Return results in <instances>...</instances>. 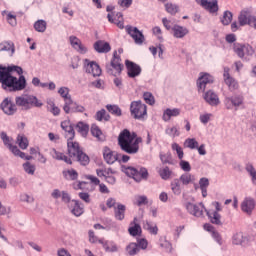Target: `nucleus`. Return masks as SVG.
<instances>
[{"mask_svg":"<svg viewBox=\"0 0 256 256\" xmlns=\"http://www.w3.org/2000/svg\"><path fill=\"white\" fill-rule=\"evenodd\" d=\"M0 83L2 89L7 93L23 91L27 87V80L23 76V68L15 65L8 67L0 65Z\"/></svg>","mask_w":256,"mask_h":256,"instance_id":"1","label":"nucleus"},{"mask_svg":"<svg viewBox=\"0 0 256 256\" xmlns=\"http://www.w3.org/2000/svg\"><path fill=\"white\" fill-rule=\"evenodd\" d=\"M143 142V138L137 137V133L124 129L118 136V145L124 153L128 155H137L139 153V143Z\"/></svg>","mask_w":256,"mask_h":256,"instance_id":"2","label":"nucleus"},{"mask_svg":"<svg viewBox=\"0 0 256 256\" xmlns=\"http://www.w3.org/2000/svg\"><path fill=\"white\" fill-rule=\"evenodd\" d=\"M122 172L127 175V177H132L136 183H141V181H147L149 179V172L145 167H133V166H121Z\"/></svg>","mask_w":256,"mask_h":256,"instance_id":"3","label":"nucleus"},{"mask_svg":"<svg viewBox=\"0 0 256 256\" xmlns=\"http://www.w3.org/2000/svg\"><path fill=\"white\" fill-rule=\"evenodd\" d=\"M15 101L16 105L22 107L25 111L32 107H43V103L33 95L18 96Z\"/></svg>","mask_w":256,"mask_h":256,"instance_id":"4","label":"nucleus"},{"mask_svg":"<svg viewBox=\"0 0 256 256\" xmlns=\"http://www.w3.org/2000/svg\"><path fill=\"white\" fill-rule=\"evenodd\" d=\"M123 64L121 63V57L117 55V51H114L113 58L110 64L106 65V72L108 75H112L113 77H117L121 75V71H123Z\"/></svg>","mask_w":256,"mask_h":256,"instance_id":"5","label":"nucleus"},{"mask_svg":"<svg viewBox=\"0 0 256 256\" xmlns=\"http://www.w3.org/2000/svg\"><path fill=\"white\" fill-rule=\"evenodd\" d=\"M130 112L134 119H143L147 115V105L141 101H133L130 105Z\"/></svg>","mask_w":256,"mask_h":256,"instance_id":"6","label":"nucleus"},{"mask_svg":"<svg viewBox=\"0 0 256 256\" xmlns=\"http://www.w3.org/2000/svg\"><path fill=\"white\" fill-rule=\"evenodd\" d=\"M126 32L128 35H130V37H132L136 45H143V43H145V35H143V32H141L139 28L126 26Z\"/></svg>","mask_w":256,"mask_h":256,"instance_id":"7","label":"nucleus"},{"mask_svg":"<svg viewBox=\"0 0 256 256\" xmlns=\"http://www.w3.org/2000/svg\"><path fill=\"white\" fill-rule=\"evenodd\" d=\"M84 69L86 73L93 75V77H99L101 76V73H102L101 67L99 66V64L89 59L84 60Z\"/></svg>","mask_w":256,"mask_h":256,"instance_id":"8","label":"nucleus"},{"mask_svg":"<svg viewBox=\"0 0 256 256\" xmlns=\"http://www.w3.org/2000/svg\"><path fill=\"white\" fill-rule=\"evenodd\" d=\"M233 49L236 55L240 57V59H243L245 55H253V53H255V51L253 50V47H251V45L249 44L234 43Z\"/></svg>","mask_w":256,"mask_h":256,"instance_id":"9","label":"nucleus"},{"mask_svg":"<svg viewBox=\"0 0 256 256\" xmlns=\"http://www.w3.org/2000/svg\"><path fill=\"white\" fill-rule=\"evenodd\" d=\"M211 84H213V76L209 73H201L197 80L198 91L205 93V89H207V86Z\"/></svg>","mask_w":256,"mask_h":256,"instance_id":"10","label":"nucleus"},{"mask_svg":"<svg viewBox=\"0 0 256 256\" xmlns=\"http://www.w3.org/2000/svg\"><path fill=\"white\" fill-rule=\"evenodd\" d=\"M63 111L69 113H84L85 107L73 102L72 99H67L66 104L63 106Z\"/></svg>","mask_w":256,"mask_h":256,"instance_id":"11","label":"nucleus"},{"mask_svg":"<svg viewBox=\"0 0 256 256\" xmlns=\"http://www.w3.org/2000/svg\"><path fill=\"white\" fill-rule=\"evenodd\" d=\"M60 127L65 132L67 141L75 139V125L71 123V120L62 121Z\"/></svg>","mask_w":256,"mask_h":256,"instance_id":"12","label":"nucleus"},{"mask_svg":"<svg viewBox=\"0 0 256 256\" xmlns=\"http://www.w3.org/2000/svg\"><path fill=\"white\" fill-rule=\"evenodd\" d=\"M253 14L251 13V10L249 9H243L241 10L239 16H238V23L240 27H245V25L251 26V23L253 21Z\"/></svg>","mask_w":256,"mask_h":256,"instance_id":"13","label":"nucleus"},{"mask_svg":"<svg viewBox=\"0 0 256 256\" xmlns=\"http://www.w3.org/2000/svg\"><path fill=\"white\" fill-rule=\"evenodd\" d=\"M120 157V154L117 153L116 151H112L111 148L109 147H104L103 149V158L104 161L108 164V165H113V163H115V161H118Z\"/></svg>","mask_w":256,"mask_h":256,"instance_id":"14","label":"nucleus"},{"mask_svg":"<svg viewBox=\"0 0 256 256\" xmlns=\"http://www.w3.org/2000/svg\"><path fill=\"white\" fill-rule=\"evenodd\" d=\"M186 210L190 215H193L194 217H202L203 215V209H205V206L203 203H200L199 205L193 204L191 202H187L185 204Z\"/></svg>","mask_w":256,"mask_h":256,"instance_id":"15","label":"nucleus"},{"mask_svg":"<svg viewBox=\"0 0 256 256\" xmlns=\"http://www.w3.org/2000/svg\"><path fill=\"white\" fill-rule=\"evenodd\" d=\"M244 100L245 98H243V95L241 94H237L232 97H226L225 98L226 109H232V107H241Z\"/></svg>","mask_w":256,"mask_h":256,"instance_id":"16","label":"nucleus"},{"mask_svg":"<svg viewBox=\"0 0 256 256\" xmlns=\"http://www.w3.org/2000/svg\"><path fill=\"white\" fill-rule=\"evenodd\" d=\"M1 109L6 115H15L17 112V106L11 98H5L1 103Z\"/></svg>","mask_w":256,"mask_h":256,"instance_id":"17","label":"nucleus"},{"mask_svg":"<svg viewBox=\"0 0 256 256\" xmlns=\"http://www.w3.org/2000/svg\"><path fill=\"white\" fill-rule=\"evenodd\" d=\"M125 65L128 71V77L132 79L141 75V66L137 65L135 62H131L129 60L125 61Z\"/></svg>","mask_w":256,"mask_h":256,"instance_id":"18","label":"nucleus"},{"mask_svg":"<svg viewBox=\"0 0 256 256\" xmlns=\"http://www.w3.org/2000/svg\"><path fill=\"white\" fill-rule=\"evenodd\" d=\"M67 147H68V155L72 159H75L78 154H80L83 149L79 146V143L73 142V140H67Z\"/></svg>","mask_w":256,"mask_h":256,"instance_id":"19","label":"nucleus"},{"mask_svg":"<svg viewBox=\"0 0 256 256\" xmlns=\"http://www.w3.org/2000/svg\"><path fill=\"white\" fill-rule=\"evenodd\" d=\"M200 5L206 9V11H209V13H217V11H219V4L217 0H200Z\"/></svg>","mask_w":256,"mask_h":256,"instance_id":"20","label":"nucleus"},{"mask_svg":"<svg viewBox=\"0 0 256 256\" xmlns=\"http://www.w3.org/2000/svg\"><path fill=\"white\" fill-rule=\"evenodd\" d=\"M51 157H53L56 161H64L67 165H73V161L67 155L62 152L57 151V149L52 148L50 151Z\"/></svg>","mask_w":256,"mask_h":256,"instance_id":"21","label":"nucleus"},{"mask_svg":"<svg viewBox=\"0 0 256 256\" xmlns=\"http://www.w3.org/2000/svg\"><path fill=\"white\" fill-rule=\"evenodd\" d=\"M241 209L243 213L251 215L253 213V209H255V200L253 198H245L241 203Z\"/></svg>","mask_w":256,"mask_h":256,"instance_id":"22","label":"nucleus"},{"mask_svg":"<svg viewBox=\"0 0 256 256\" xmlns=\"http://www.w3.org/2000/svg\"><path fill=\"white\" fill-rule=\"evenodd\" d=\"M204 100L206 103H208V105H211L212 107H217V105L221 103V101H219V96L211 90L205 93Z\"/></svg>","mask_w":256,"mask_h":256,"instance_id":"23","label":"nucleus"},{"mask_svg":"<svg viewBox=\"0 0 256 256\" xmlns=\"http://www.w3.org/2000/svg\"><path fill=\"white\" fill-rule=\"evenodd\" d=\"M224 82L228 86L229 91H237L239 89V83L227 71H224Z\"/></svg>","mask_w":256,"mask_h":256,"instance_id":"24","label":"nucleus"},{"mask_svg":"<svg viewBox=\"0 0 256 256\" xmlns=\"http://www.w3.org/2000/svg\"><path fill=\"white\" fill-rule=\"evenodd\" d=\"M172 34H173V37H175L176 39H183L185 35L189 34V29L176 24L172 27Z\"/></svg>","mask_w":256,"mask_h":256,"instance_id":"25","label":"nucleus"},{"mask_svg":"<svg viewBox=\"0 0 256 256\" xmlns=\"http://www.w3.org/2000/svg\"><path fill=\"white\" fill-rule=\"evenodd\" d=\"M94 49L97 53H109L111 45L103 40H98L94 43Z\"/></svg>","mask_w":256,"mask_h":256,"instance_id":"26","label":"nucleus"},{"mask_svg":"<svg viewBox=\"0 0 256 256\" xmlns=\"http://www.w3.org/2000/svg\"><path fill=\"white\" fill-rule=\"evenodd\" d=\"M125 211H127V206L118 203L117 207H114V217L117 221H123L125 219Z\"/></svg>","mask_w":256,"mask_h":256,"instance_id":"27","label":"nucleus"},{"mask_svg":"<svg viewBox=\"0 0 256 256\" xmlns=\"http://www.w3.org/2000/svg\"><path fill=\"white\" fill-rule=\"evenodd\" d=\"M181 110L179 108H167L162 116L163 121H171V117H179Z\"/></svg>","mask_w":256,"mask_h":256,"instance_id":"28","label":"nucleus"},{"mask_svg":"<svg viewBox=\"0 0 256 256\" xmlns=\"http://www.w3.org/2000/svg\"><path fill=\"white\" fill-rule=\"evenodd\" d=\"M130 225L131 226L128 228V233H130L132 237H137L141 235V225L137 223V218H134L133 222H131Z\"/></svg>","mask_w":256,"mask_h":256,"instance_id":"29","label":"nucleus"},{"mask_svg":"<svg viewBox=\"0 0 256 256\" xmlns=\"http://www.w3.org/2000/svg\"><path fill=\"white\" fill-rule=\"evenodd\" d=\"M247 241H249V239H247V237L243 236V234L241 232H237L232 236V244L233 245H246Z\"/></svg>","mask_w":256,"mask_h":256,"instance_id":"30","label":"nucleus"},{"mask_svg":"<svg viewBox=\"0 0 256 256\" xmlns=\"http://www.w3.org/2000/svg\"><path fill=\"white\" fill-rule=\"evenodd\" d=\"M207 216L210 222L213 223V225H223V222H221V214H219V212L208 211Z\"/></svg>","mask_w":256,"mask_h":256,"instance_id":"31","label":"nucleus"},{"mask_svg":"<svg viewBox=\"0 0 256 256\" xmlns=\"http://www.w3.org/2000/svg\"><path fill=\"white\" fill-rule=\"evenodd\" d=\"M71 213L75 215V217H81V214L84 212L83 207L79 204V201L72 200L70 203Z\"/></svg>","mask_w":256,"mask_h":256,"instance_id":"32","label":"nucleus"},{"mask_svg":"<svg viewBox=\"0 0 256 256\" xmlns=\"http://www.w3.org/2000/svg\"><path fill=\"white\" fill-rule=\"evenodd\" d=\"M158 173H159L161 179H163L164 181H168V179H171V177L173 176V171H171V169H169V166L160 168Z\"/></svg>","mask_w":256,"mask_h":256,"instance_id":"33","label":"nucleus"},{"mask_svg":"<svg viewBox=\"0 0 256 256\" xmlns=\"http://www.w3.org/2000/svg\"><path fill=\"white\" fill-rule=\"evenodd\" d=\"M137 207H143V205H149V199L145 195H136L133 201Z\"/></svg>","mask_w":256,"mask_h":256,"instance_id":"34","label":"nucleus"},{"mask_svg":"<svg viewBox=\"0 0 256 256\" xmlns=\"http://www.w3.org/2000/svg\"><path fill=\"white\" fill-rule=\"evenodd\" d=\"M76 131L82 135V137H87L89 133V126L85 122H78L76 124Z\"/></svg>","mask_w":256,"mask_h":256,"instance_id":"35","label":"nucleus"},{"mask_svg":"<svg viewBox=\"0 0 256 256\" xmlns=\"http://www.w3.org/2000/svg\"><path fill=\"white\" fill-rule=\"evenodd\" d=\"M182 185H189L195 181V176L191 175L190 173H184L178 179Z\"/></svg>","mask_w":256,"mask_h":256,"instance_id":"36","label":"nucleus"},{"mask_svg":"<svg viewBox=\"0 0 256 256\" xmlns=\"http://www.w3.org/2000/svg\"><path fill=\"white\" fill-rule=\"evenodd\" d=\"M98 243H100V245L103 246V248L105 249V251H108V252H115L117 251V246L115 245H112L111 246V242L109 241H106L105 239L101 238L98 240Z\"/></svg>","mask_w":256,"mask_h":256,"instance_id":"37","label":"nucleus"},{"mask_svg":"<svg viewBox=\"0 0 256 256\" xmlns=\"http://www.w3.org/2000/svg\"><path fill=\"white\" fill-rule=\"evenodd\" d=\"M170 187L174 195H179L181 193V181L179 179L176 178L172 180Z\"/></svg>","mask_w":256,"mask_h":256,"instance_id":"38","label":"nucleus"},{"mask_svg":"<svg viewBox=\"0 0 256 256\" xmlns=\"http://www.w3.org/2000/svg\"><path fill=\"white\" fill-rule=\"evenodd\" d=\"M143 229H145L146 231H149V233H151L152 235H157L159 231V229L157 228V225L153 226V223L149 221L143 222Z\"/></svg>","mask_w":256,"mask_h":256,"instance_id":"39","label":"nucleus"},{"mask_svg":"<svg viewBox=\"0 0 256 256\" xmlns=\"http://www.w3.org/2000/svg\"><path fill=\"white\" fill-rule=\"evenodd\" d=\"M34 29L38 33H45L47 31V22L44 20H38L34 23Z\"/></svg>","mask_w":256,"mask_h":256,"instance_id":"40","label":"nucleus"},{"mask_svg":"<svg viewBox=\"0 0 256 256\" xmlns=\"http://www.w3.org/2000/svg\"><path fill=\"white\" fill-rule=\"evenodd\" d=\"M160 161L162 162L163 165H174L173 163V156L171 153H160Z\"/></svg>","mask_w":256,"mask_h":256,"instance_id":"41","label":"nucleus"},{"mask_svg":"<svg viewBox=\"0 0 256 256\" xmlns=\"http://www.w3.org/2000/svg\"><path fill=\"white\" fill-rule=\"evenodd\" d=\"M75 159L78 161V163H80V165H83L84 167L87 166V164L90 162L89 155L85 154L83 151L78 154Z\"/></svg>","mask_w":256,"mask_h":256,"instance_id":"42","label":"nucleus"},{"mask_svg":"<svg viewBox=\"0 0 256 256\" xmlns=\"http://www.w3.org/2000/svg\"><path fill=\"white\" fill-rule=\"evenodd\" d=\"M126 251L128 253V255L130 256H135L137 255V253H139V245H137V243H130L127 247H126Z\"/></svg>","mask_w":256,"mask_h":256,"instance_id":"43","label":"nucleus"},{"mask_svg":"<svg viewBox=\"0 0 256 256\" xmlns=\"http://www.w3.org/2000/svg\"><path fill=\"white\" fill-rule=\"evenodd\" d=\"M233 21V13L231 11H225L223 17L221 18L222 25H230Z\"/></svg>","mask_w":256,"mask_h":256,"instance_id":"44","label":"nucleus"},{"mask_svg":"<svg viewBox=\"0 0 256 256\" xmlns=\"http://www.w3.org/2000/svg\"><path fill=\"white\" fill-rule=\"evenodd\" d=\"M0 139L8 149L13 145V138L9 137L6 132L0 133Z\"/></svg>","mask_w":256,"mask_h":256,"instance_id":"45","label":"nucleus"},{"mask_svg":"<svg viewBox=\"0 0 256 256\" xmlns=\"http://www.w3.org/2000/svg\"><path fill=\"white\" fill-rule=\"evenodd\" d=\"M95 119L97 121H101L102 119H104V121H109V119H111V116L107 114V111H105V109H102L96 112Z\"/></svg>","mask_w":256,"mask_h":256,"instance_id":"46","label":"nucleus"},{"mask_svg":"<svg viewBox=\"0 0 256 256\" xmlns=\"http://www.w3.org/2000/svg\"><path fill=\"white\" fill-rule=\"evenodd\" d=\"M17 143L20 149H27V147H29V140L27 139V137L23 135H18Z\"/></svg>","mask_w":256,"mask_h":256,"instance_id":"47","label":"nucleus"},{"mask_svg":"<svg viewBox=\"0 0 256 256\" xmlns=\"http://www.w3.org/2000/svg\"><path fill=\"white\" fill-rule=\"evenodd\" d=\"M165 9L167 13L170 15H176L179 12V6L173 4V3H167L165 4Z\"/></svg>","mask_w":256,"mask_h":256,"instance_id":"48","label":"nucleus"},{"mask_svg":"<svg viewBox=\"0 0 256 256\" xmlns=\"http://www.w3.org/2000/svg\"><path fill=\"white\" fill-rule=\"evenodd\" d=\"M12 53H15V45L13 42H3L0 44V53L1 51H11Z\"/></svg>","mask_w":256,"mask_h":256,"instance_id":"49","label":"nucleus"},{"mask_svg":"<svg viewBox=\"0 0 256 256\" xmlns=\"http://www.w3.org/2000/svg\"><path fill=\"white\" fill-rule=\"evenodd\" d=\"M23 169L28 175H35V164H31V162H26L23 164Z\"/></svg>","mask_w":256,"mask_h":256,"instance_id":"50","label":"nucleus"},{"mask_svg":"<svg viewBox=\"0 0 256 256\" xmlns=\"http://www.w3.org/2000/svg\"><path fill=\"white\" fill-rule=\"evenodd\" d=\"M106 109L112 115H116V117H121V108H119V106H117V105H107Z\"/></svg>","mask_w":256,"mask_h":256,"instance_id":"51","label":"nucleus"},{"mask_svg":"<svg viewBox=\"0 0 256 256\" xmlns=\"http://www.w3.org/2000/svg\"><path fill=\"white\" fill-rule=\"evenodd\" d=\"M184 145L185 147H188V149H197L199 147V142L194 138H188L185 140Z\"/></svg>","mask_w":256,"mask_h":256,"instance_id":"52","label":"nucleus"},{"mask_svg":"<svg viewBox=\"0 0 256 256\" xmlns=\"http://www.w3.org/2000/svg\"><path fill=\"white\" fill-rule=\"evenodd\" d=\"M172 151H176L178 159H183L185 153L183 152V148L177 144V143H173L172 144Z\"/></svg>","mask_w":256,"mask_h":256,"instance_id":"53","label":"nucleus"},{"mask_svg":"<svg viewBox=\"0 0 256 256\" xmlns=\"http://www.w3.org/2000/svg\"><path fill=\"white\" fill-rule=\"evenodd\" d=\"M63 175L65 177H67V175H68L69 179H71V181H75V180H77V177H79V173H77V170H75V169L63 171Z\"/></svg>","mask_w":256,"mask_h":256,"instance_id":"54","label":"nucleus"},{"mask_svg":"<svg viewBox=\"0 0 256 256\" xmlns=\"http://www.w3.org/2000/svg\"><path fill=\"white\" fill-rule=\"evenodd\" d=\"M166 135H169L170 137H179V129L176 126L168 127L165 130Z\"/></svg>","mask_w":256,"mask_h":256,"instance_id":"55","label":"nucleus"},{"mask_svg":"<svg viewBox=\"0 0 256 256\" xmlns=\"http://www.w3.org/2000/svg\"><path fill=\"white\" fill-rule=\"evenodd\" d=\"M91 134L93 135V137H96L99 140H101V136L103 135L101 129H99V126H97V124H93L91 126Z\"/></svg>","mask_w":256,"mask_h":256,"instance_id":"56","label":"nucleus"},{"mask_svg":"<svg viewBox=\"0 0 256 256\" xmlns=\"http://www.w3.org/2000/svg\"><path fill=\"white\" fill-rule=\"evenodd\" d=\"M58 93L61 95V97H63L65 105H67V99H71V96H69V89L67 87H61L58 90Z\"/></svg>","mask_w":256,"mask_h":256,"instance_id":"57","label":"nucleus"},{"mask_svg":"<svg viewBox=\"0 0 256 256\" xmlns=\"http://www.w3.org/2000/svg\"><path fill=\"white\" fill-rule=\"evenodd\" d=\"M72 47H73V49L78 51V53H82V54L87 53V47H85V45H83L81 40H78V42L76 44H74V46H72Z\"/></svg>","mask_w":256,"mask_h":256,"instance_id":"58","label":"nucleus"},{"mask_svg":"<svg viewBox=\"0 0 256 256\" xmlns=\"http://www.w3.org/2000/svg\"><path fill=\"white\" fill-rule=\"evenodd\" d=\"M108 21L110 23H114L115 25H117V27H119V29H124V25H123V19L122 20H117V18L113 19V16H111V14L107 15Z\"/></svg>","mask_w":256,"mask_h":256,"instance_id":"59","label":"nucleus"},{"mask_svg":"<svg viewBox=\"0 0 256 256\" xmlns=\"http://www.w3.org/2000/svg\"><path fill=\"white\" fill-rule=\"evenodd\" d=\"M144 101L148 103V105H155V97H153V94L150 92H145L144 95Z\"/></svg>","mask_w":256,"mask_h":256,"instance_id":"60","label":"nucleus"},{"mask_svg":"<svg viewBox=\"0 0 256 256\" xmlns=\"http://www.w3.org/2000/svg\"><path fill=\"white\" fill-rule=\"evenodd\" d=\"M136 244L139 247V251H141V249H143V250L147 249V247L149 245V243L147 242V240L145 238L138 239Z\"/></svg>","mask_w":256,"mask_h":256,"instance_id":"61","label":"nucleus"},{"mask_svg":"<svg viewBox=\"0 0 256 256\" xmlns=\"http://www.w3.org/2000/svg\"><path fill=\"white\" fill-rule=\"evenodd\" d=\"M180 167L183 171H186L187 173H189V171H191V164H189V162L181 159L180 160Z\"/></svg>","mask_w":256,"mask_h":256,"instance_id":"62","label":"nucleus"},{"mask_svg":"<svg viewBox=\"0 0 256 256\" xmlns=\"http://www.w3.org/2000/svg\"><path fill=\"white\" fill-rule=\"evenodd\" d=\"M118 5H120V7H125L126 9H129V7L133 5V0H119Z\"/></svg>","mask_w":256,"mask_h":256,"instance_id":"63","label":"nucleus"},{"mask_svg":"<svg viewBox=\"0 0 256 256\" xmlns=\"http://www.w3.org/2000/svg\"><path fill=\"white\" fill-rule=\"evenodd\" d=\"M80 199L84 201L85 203H91V196L87 192H80L79 193Z\"/></svg>","mask_w":256,"mask_h":256,"instance_id":"64","label":"nucleus"}]
</instances>
